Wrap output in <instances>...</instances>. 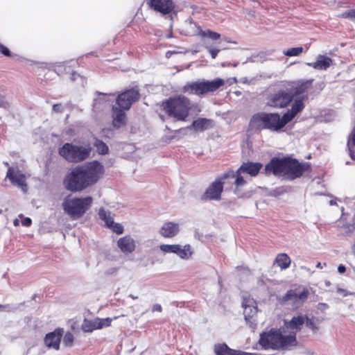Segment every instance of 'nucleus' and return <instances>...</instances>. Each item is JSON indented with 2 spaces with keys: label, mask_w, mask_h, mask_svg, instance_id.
<instances>
[{
  "label": "nucleus",
  "mask_w": 355,
  "mask_h": 355,
  "mask_svg": "<svg viewBox=\"0 0 355 355\" xmlns=\"http://www.w3.org/2000/svg\"><path fill=\"white\" fill-rule=\"evenodd\" d=\"M103 165L97 160H93L83 166H78L69 173L64 180L65 188L71 192L82 191L95 184L103 175Z\"/></svg>",
  "instance_id": "f257e3e1"
},
{
  "label": "nucleus",
  "mask_w": 355,
  "mask_h": 355,
  "mask_svg": "<svg viewBox=\"0 0 355 355\" xmlns=\"http://www.w3.org/2000/svg\"><path fill=\"white\" fill-rule=\"evenodd\" d=\"M311 171L310 163L300 162L295 158L286 156L272 157L265 165L262 173L266 176L273 175L286 180L293 181L300 178L305 173Z\"/></svg>",
  "instance_id": "f03ea898"
},
{
  "label": "nucleus",
  "mask_w": 355,
  "mask_h": 355,
  "mask_svg": "<svg viewBox=\"0 0 355 355\" xmlns=\"http://www.w3.org/2000/svg\"><path fill=\"white\" fill-rule=\"evenodd\" d=\"M160 107L164 113L177 121H184L191 110V101L182 94L171 96L164 100Z\"/></svg>",
  "instance_id": "7ed1b4c3"
},
{
  "label": "nucleus",
  "mask_w": 355,
  "mask_h": 355,
  "mask_svg": "<svg viewBox=\"0 0 355 355\" xmlns=\"http://www.w3.org/2000/svg\"><path fill=\"white\" fill-rule=\"evenodd\" d=\"M259 344L266 349H279L294 346L297 344L296 334L292 332L284 336L279 329H271L261 334Z\"/></svg>",
  "instance_id": "20e7f679"
},
{
  "label": "nucleus",
  "mask_w": 355,
  "mask_h": 355,
  "mask_svg": "<svg viewBox=\"0 0 355 355\" xmlns=\"http://www.w3.org/2000/svg\"><path fill=\"white\" fill-rule=\"evenodd\" d=\"M288 123L284 115L282 117L277 113L259 112L254 114L250 121L252 128L257 130L268 129L271 131H278Z\"/></svg>",
  "instance_id": "39448f33"
},
{
  "label": "nucleus",
  "mask_w": 355,
  "mask_h": 355,
  "mask_svg": "<svg viewBox=\"0 0 355 355\" xmlns=\"http://www.w3.org/2000/svg\"><path fill=\"white\" fill-rule=\"evenodd\" d=\"M92 203L93 198L91 196L66 198L62 202V208L71 218L78 219L90 209Z\"/></svg>",
  "instance_id": "423d86ee"
},
{
  "label": "nucleus",
  "mask_w": 355,
  "mask_h": 355,
  "mask_svg": "<svg viewBox=\"0 0 355 355\" xmlns=\"http://www.w3.org/2000/svg\"><path fill=\"white\" fill-rule=\"evenodd\" d=\"M92 148L65 143L58 148V154L71 163H80L89 157Z\"/></svg>",
  "instance_id": "0eeeda50"
},
{
  "label": "nucleus",
  "mask_w": 355,
  "mask_h": 355,
  "mask_svg": "<svg viewBox=\"0 0 355 355\" xmlns=\"http://www.w3.org/2000/svg\"><path fill=\"white\" fill-rule=\"evenodd\" d=\"M225 81L220 78L212 80H202L187 83L182 89L184 93L196 94L198 96L204 95L208 92H214L223 87Z\"/></svg>",
  "instance_id": "6e6552de"
},
{
  "label": "nucleus",
  "mask_w": 355,
  "mask_h": 355,
  "mask_svg": "<svg viewBox=\"0 0 355 355\" xmlns=\"http://www.w3.org/2000/svg\"><path fill=\"white\" fill-rule=\"evenodd\" d=\"M262 168L263 164L260 162L250 161L243 162L236 171H234V176L230 177L231 179H234L233 183L234 192L236 193L241 187L247 184V181L242 176V174L247 173L251 177H256Z\"/></svg>",
  "instance_id": "1a4fd4ad"
},
{
  "label": "nucleus",
  "mask_w": 355,
  "mask_h": 355,
  "mask_svg": "<svg viewBox=\"0 0 355 355\" xmlns=\"http://www.w3.org/2000/svg\"><path fill=\"white\" fill-rule=\"evenodd\" d=\"M234 176V171L230 169L218 177L214 182H212L207 189L205 193L202 196V199L207 200H220L221 193L223 191V185L226 183V179H231L230 177Z\"/></svg>",
  "instance_id": "9d476101"
},
{
  "label": "nucleus",
  "mask_w": 355,
  "mask_h": 355,
  "mask_svg": "<svg viewBox=\"0 0 355 355\" xmlns=\"http://www.w3.org/2000/svg\"><path fill=\"white\" fill-rule=\"evenodd\" d=\"M139 90L137 88H131L125 92L119 94L116 99V103L119 106L118 108L128 110L132 105L139 100L140 98Z\"/></svg>",
  "instance_id": "9b49d317"
},
{
  "label": "nucleus",
  "mask_w": 355,
  "mask_h": 355,
  "mask_svg": "<svg viewBox=\"0 0 355 355\" xmlns=\"http://www.w3.org/2000/svg\"><path fill=\"white\" fill-rule=\"evenodd\" d=\"M309 294L307 289H304L300 293L291 289L284 295L278 297L277 300L282 304L291 302L293 306L298 307L307 300Z\"/></svg>",
  "instance_id": "f8f14e48"
},
{
  "label": "nucleus",
  "mask_w": 355,
  "mask_h": 355,
  "mask_svg": "<svg viewBox=\"0 0 355 355\" xmlns=\"http://www.w3.org/2000/svg\"><path fill=\"white\" fill-rule=\"evenodd\" d=\"M293 99V95H291L290 92L279 90L269 97L268 104L273 107L282 108L286 107Z\"/></svg>",
  "instance_id": "ddd939ff"
},
{
  "label": "nucleus",
  "mask_w": 355,
  "mask_h": 355,
  "mask_svg": "<svg viewBox=\"0 0 355 355\" xmlns=\"http://www.w3.org/2000/svg\"><path fill=\"white\" fill-rule=\"evenodd\" d=\"M5 165L8 166L6 178L8 179L13 185H16L22 189L26 188V176L17 168L9 166L8 162Z\"/></svg>",
  "instance_id": "4468645a"
},
{
  "label": "nucleus",
  "mask_w": 355,
  "mask_h": 355,
  "mask_svg": "<svg viewBox=\"0 0 355 355\" xmlns=\"http://www.w3.org/2000/svg\"><path fill=\"white\" fill-rule=\"evenodd\" d=\"M147 4L150 8L164 15L170 14L175 8L173 0H148Z\"/></svg>",
  "instance_id": "2eb2a0df"
},
{
  "label": "nucleus",
  "mask_w": 355,
  "mask_h": 355,
  "mask_svg": "<svg viewBox=\"0 0 355 355\" xmlns=\"http://www.w3.org/2000/svg\"><path fill=\"white\" fill-rule=\"evenodd\" d=\"M64 330L60 327L56 328L54 331L46 334L44 339L45 345L49 349L59 350Z\"/></svg>",
  "instance_id": "dca6fc26"
},
{
  "label": "nucleus",
  "mask_w": 355,
  "mask_h": 355,
  "mask_svg": "<svg viewBox=\"0 0 355 355\" xmlns=\"http://www.w3.org/2000/svg\"><path fill=\"white\" fill-rule=\"evenodd\" d=\"M308 98L307 95H304L302 97L295 100L292 105L291 109L287 112L284 114L286 122L288 123L292 121L294 117L304 108V101Z\"/></svg>",
  "instance_id": "f3484780"
},
{
  "label": "nucleus",
  "mask_w": 355,
  "mask_h": 355,
  "mask_svg": "<svg viewBox=\"0 0 355 355\" xmlns=\"http://www.w3.org/2000/svg\"><path fill=\"white\" fill-rule=\"evenodd\" d=\"M117 246L122 252L129 254L135 251L136 244L133 238L130 235H126L117 241Z\"/></svg>",
  "instance_id": "a211bd4d"
},
{
  "label": "nucleus",
  "mask_w": 355,
  "mask_h": 355,
  "mask_svg": "<svg viewBox=\"0 0 355 355\" xmlns=\"http://www.w3.org/2000/svg\"><path fill=\"white\" fill-rule=\"evenodd\" d=\"M180 231L179 225L173 222H166L160 230L161 235L164 238H172Z\"/></svg>",
  "instance_id": "6ab92c4d"
},
{
  "label": "nucleus",
  "mask_w": 355,
  "mask_h": 355,
  "mask_svg": "<svg viewBox=\"0 0 355 355\" xmlns=\"http://www.w3.org/2000/svg\"><path fill=\"white\" fill-rule=\"evenodd\" d=\"M216 355H248L243 352L230 348L225 343L216 344L214 347Z\"/></svg>",
  "instance_id": "aec40b11"
},
{
  "label": "nucleus",
  "mask_w": 355,
  "mask_h": 355,
  "mask_svg": "<svg viewBox=\"0 0 355 355\" xmlns=\"http://www.w3.org/2000/svg\"><path fill=\"white\" fill-rule=\"evenodd\" d=\"M112 111L114 115L112 117V125L115 128H120L126 123V115L124 112L125 110L118 108L117 107H113Z\"/></svg>",
  "instance_id": "412c9836"
},
{
  "label": "nucleus",
  "mask_w": 355,
  "mask_h": 355,
  "mask_svg": "<svg viewBox=\"0 0 355 355\" xmlns=\"http://www.w3.org/2000/svg\"><path fill=\"white\" fill-rule=\"evenodd\" d=\"M313 79L300 81L297 85L291 89V95L294 96H299L306 92L313 86Z\"/></svg>",
  "instance_id": "4be33fe9"
},
{
  "label": "nucleus",
  "mask_w": 355,
  "mask_h": 355,
  "mask_svg": "<svg viewBox=\"0 0 355 355\" xmlns=\"http://www.w3.org/2000/svg\"><path fill=\"white\" fill-rule=\"evenodd\" d=\"M331 58L322 55H319L318 56V60L315 62L307 63V65L312 67L315 69L326 70L331 66Z\"/></svg>",
  "instance_id": "5701e85b"
},
{
  "label": "nucleus",
  "mask_w": 355,
  "mask_h": 355,
  "mask_svg": "<svg viewBox=\"0 0 355 355\" xmlns=\"http://www.w3.org/2000/svg\"><path fill=\"white\" fill-rule=\"evenodd\" d=\"M191 126L197 132H203L213 127V121L207 118H198L193 121Z\"/></svg>",
  "instance_id": "b1692460"
},
{
  "label": "nucleus",
  "mask_w": 355,
  "mask_h": 355,
  "mask_svg": "<svg viewBox=\"0 0 355 355\" xmlns=\"http://www.w3.org/2000/svg\"><path fill=\"white\" fill-rule=\"evenodd\" d=\"M291 263V258L287 254L279 253L277 255L273 264H277L282 270H285L290 266Z\"/></svg>",
  "instance_id": "393cba45"
},
{
  "label": "nucleus",
  "mask_w": 355,
  "mask_h": 355,
  "mask_svg": "<svg viewBox=\"0 0 355 355\" xmlns=\"http://www.w3.org/2000/svg\"><path fill=\"white\" fill-rule=\"evenodd\" d=\"M305 322V316L300 315L293 317L289 322L286 324L288 329H295L296 331L301 330L302 326Z\"/></svg>",
  "instance_id": "a878e982"
},
{
  "label": "nucleus",
  "mask_w": 355,
  "mask_h": 355,
  "mask_svg": "<svg viewBox=\"0 0 355 355\" xmlns=\"http://www.w3.org/2000/svg\"><path fill=\"white\" fill-rule=\"evenodd\" d=\"M177 249H175V253L181 259H187L192 255V251L191 250L190 245H185L183 248L181 245L177 244Z\"/></svg>",
  "instance_id": "bb28decb"
},
{
  "label": "nucleus",
  "mask_w": 355,
  "mask_h": 355,
  "mask_svg": "<svg viewBox=\"0 0 355 355\" xmlns=\"http://www.w3.org/2000/svg\"><path fill=\"white\" fill-rule=\"evenodd\" d=\"M96 323V318L94 320H88L85 318L81 325V329L85 333H90L94 330L99 329Z\"/></svg>",
  "instance_id": "cd10ccee"
},
{
  "label": "nucleus",
  "mask_w": 355,
  "mask_h": 355,
  "mask_svg": "<svg viewBox=\"0 0 355 355\" xmlns=\"http://www.w3.org/2000/svg\"><path fill=\"white\" fill-rule=\"evenodd\" d=\"M94 146L96 148V151L99 155H106L109 152V148L107 144L99 139L95 138Z\"/></svg>",
  "instance_id": "c85d7f7f"
},
{
  "label": "nucleus",
  "mask_w": 355,
  "mask_h": 355,
  "mask_svg": "<svg viewBox=\"0 0 355 355\" xmlns=\"http://www.w3.org/2000/svg\"><path fill=\"white\" fill-rule=\"evenodd\" d=\"M320 320L318 318L311 317L309 318L305 315V323L306 327L311 329L313 332H316L318 330V324L320 323Z\"/></svg>",
  "instance_id": "c756f323"
},
{
  "label": "nucleus",
  "mask_w": 355,
  "mask_h": 355,
  "mask_svg": "<svg viewBox=\"0 0 355 355\" xmlns=\"http://www.w3.org/2000/svg\"><path fill=\"white\" fill-rule=\"evenodd\" d=\"M99 218L105 221V225L108 227L110 225H112L114 221L112 217L110 216L109 212H107L103 208H101L98 211Z\"/></svg>",
  "instance_id": "7c9ffc66"
},
{
  "label": "nucleus",
  "mask_w": 355,
  "mask_h": 355,
  "mask_svg": "<svg viewBox=\"0 0 355 355\" xmlns=\"http://www.w3.org/2000/svg\"><path fill=\"white\" fill-rule=\"evenodd\" d=\"M243 314L245 320H248L252 318L254 314L257 313V307L254 306L247 305L246 304H243Z\"/></svg>",
  "instance_id": "2f4dec72"
},
{
  "label": "nucleus",
  "mask_w": 355,
  "mask_h": 355,
  "mask_svg": "<svg viewBox=\"0 0 355 355\" xmlns=\"http://www.w3.org/2000/svg\"><path fill=\"white\" fill-rule=\"evenodd\" d=\"M199 35L202 37H209L213 40H217L220 38V35L219 33L209 29L206 31H200L199 32Z\"/></svg>",
  "instance_id": "473e14b6"
},
{
  "label": "nucleus",
  "mask_w": 355,
  "mask_h": 355,
  "mask_svg": "<svg viewBox=\"0 0 355 355\" xmlns=\"http://www.w3.org/2000/svg\"><path fill=\"white\" fill-rule=\"evenodd\" d=\"M303 51L302 47H293L288 49L287 51L284 52V54L286 56H297L300 55Z\"/></svg>",
  "instance_id": "72a5a7b5"
},
{
  "label": "nucleus",
  "mask_w": 355,
  "mask_h": 355,
  "mask_svg": "<svg viewBox=\"0 0 355 355\" xmlns=\"http://www.w3.org/2000/svg\"><path fill=\"white\" fill-rule=\"evenodd\" d=\"M74 341V336L72 333L67 331L63 338V343L66 347H70L73 346Z\"/></svg>",
  "instance_id": "f704fd0d"
},
{
  "label": "nucleus",
  "mask_w": 355,
  "mask_h": 355,
  "mask_svg": "<svg viewBox=\"0 0 355 355\" xmlns=\"http://www.w3.org/2000/svg\"><path fill=\"white\" fill-rule=\"evenodd\" d=\"M97 320V324L98 326V329H101L103 327H107L111 325L112 319L110 318H96Z\"/></svg>",
  "instance_id": "c9c22d12"
},
{
  "label": "nucleus",
  "mask_w": 355,
  "mask_h": 355,
  "mask_svg": "<svg viewBox=\"0 0 355 355\" xmlns=\"http://www.w3.org/2000/svg\"><path fill=\"white\" fill-rule=\"evenodd\" d=\"M177 244L174 245H168V244H163L160 245V250L166 253H175Z\"/></svg>",
  "instance_id": "e433bc0d"
},
{
  "label": "nucleus",
  "mask_w": 355,
  "mask_h": 355,
  "mask_svg": "<svg viewBox=\"0 0 355 355\" xmlns=\"http://www.w3.org/2000/svg\"><path fill=\"white\" fill-rule=\"evenodd\" d=\"M108 227L117 234H121L123 232V226L119 223H114V221L112 222V225L108 226Z\"/></svg>",
  "instance_id": "4c0bfd02"
},
{
  "label": "nucleus",
  "mask_w": 355,
  "mask_h": 355,
  "mask_svg": "<svg viewBox=\"0 0 355 355\" xmlns=\"http://www.w3.org/2000/svg\"><path fill=\"white\" fill-rule=\"evenodd\" d=\"M0 53H2L7 57H10L11 55L10 50L1 44H0Z\"/></svg>",
  "instance_id": "58836bf2"
},
{
  "label": "nucleus",
  "mask_w": 355,
  "mask_h": 355,
  "mask_svg": "<svg viewBox=\"0 0 355 355\" xmlns=\"http://www.w3.org/2000/svg\"><path fill=\"white\" fill-rule=\"evenodd\" d=\"M52 110L53 112H55L56 113L63 112V109H62V105L60 103L54 104L53 105Z\"/></svg>",
  "instance_id": "ea45409f"
},
{
  "label": "nucleus",
  "mask_w": 355,
  "mask_h": 355,
  "mask_svg": "<svg viewBox=\"0 0 355 355\" xmlns=\"http://www.w3.org/2000/svg\"><path fill=\"white\" fill-rule=\"evenodd\" d=\"M209 53L211 55V58L215 59L217 57V55H218V53L220 51V49H209Z\"/></svg>",
  "instance_id": "a19ab883"
},
{
  "label": "nucleus",
  "mask_w": 355,
  "mask_h": 355,
  "mask_svg": "<svg viewBox=\"0 0 355 355\" xmlns=\"http://www.w3.org/2000/svg\"><path fill=\"white\" fill-rule=\"evenodd\" d=\"M21 223L23 225L28 227L31 225L32 221L30 218H25L24 220H22Z\"/></svg>",
  "instance_id": "79ce46f5"
},
{
  "label": "nucleus",
  "mask_w": 355,
  "mask_h": 355,
  "mask_svg": "<svg viewBox=\"0 0 355 355\" xmlns=\"http://www.w3.org/2000/svg\"><path fill=\"white\" fill-rule=\"evenodd\" d=\"M162 306L159 304H154L152 308L153 312H155V311L162 312Z\"/></svg>",
  "instance_id": "37998d69"
},
{
  "label": "nucleus",
  "mask_w": 355,
  "mask_h": 355,
  "mask_svg": "<svg viewBox=\"0 0 355 355\" xmlns=\"http://www.w3.org/2000/svg\"><path fill=\"white\" fill-rule=\"evenodd\" d=\"M338 271L340 272V273H343L346 271V268L345 266L343 265H340L338 267Z\"/></svg>",
  "instance_id": "c03bdc74"
},
{
  "label": "nucleus",
  "mask_w": 355,
  "mask_h": 355,
  "mask_svg": "<svg viewBox=\"0 0 355 355\" xmlns=\"http://www.w3.org/2000/svg\"><path fill=\"white\" fill-rule=\"evenodd\" d=\"M351 143L354 146H355V129L352 134Z\"/></svg>",
  "instance_id": "a18cd8bd"
},
{
  "label": "nucleus",
  "mask_w": 355,
  "mask_h": 355,
  "mask_svg": "<svg viewBox=\"0 0 355 355\" xmlns=\"http://www.w3.org/2000/svg\"><path fill=\"white\" fill-rule=\"evenodd\" d=\"M228 180H229V179H226V180H225L226 183H225V184H230V182H229Z\"/></svg>",
  "instance_id": "49530a36"
},
{
  "label": "nucleus",
  "mask_w": 355,
  "mask_h": 355,
  "mask_svg": "<svg viewBox=\"0 0 355 355\" xmlns=\"http://www.w3.org/2000/svg\"><path fill=\"white\" fill-rule=\"evenodd\" d=\"M320 265H321V263L319 262V263H318V264H317V266H317L318 268H320Z\"/></svg>",
  "instance_id": "de8ad7c7"
}]
</instances>
